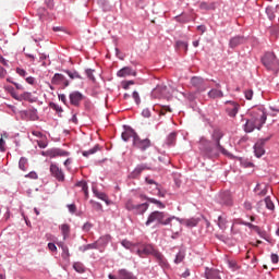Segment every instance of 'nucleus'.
<instances>
[{"label":"nucleus","mask_w":279,"mask_h":279,"mask_svg":"<svg viewBox=\"0 0 279 279\" xmlns=\"http://www.w3.org/2000/svg\"><path fill=\"white\" fill-rule=\"evenodd\" d=\"M243 43H245V37L235 36L230 39L229 47H231V49H234V48L239 47V45H243Z\"/></svg>","instance_id":"17"},{"label":"nucleus","mask_w":279,"mask_h":279,"mask_svg":"<svg viewBox=\"0 0 279 279\" xmlns=\"http://www.w3.org/2000/svg\"><path fill=\"white\" fill-rule=\"evenodd\" d=\"M178 49H184V51H189V44L184 41H177Z\"/></svg>","instance_id":"43"},{"label":"nucleus","mask_w":279,"mask_h":279,"mask_svg":"<svg viewBox=\"0 0 279 279\" xmlns=\"http://www.w3.org/2000/svg\"><path fill=\"white\" fill-rule=\"evenodd\" d=\"M197 32H201V34H204L206 32V25L197 26Z\"/></svg>","instance_id":"63"},{"label":"nucleus","mask_w":279,"mask_h":279,"mask_svg":"<svg viewBox=\"0 0 279 279\" xmlns=\"http://www.w3.org/2000/svg\"><path fill=\"white\" fill-rule=\"evenodd\" d=\"M201 10H213V4H208L207 2H202L199 4Z\"/></svg>","instance_id":"46"},{"label":"nucleus","mask_w":279,"mask_h":279,"mask_svg":"<svg viewBox=\"0 0 279 279\" xmlns=\"http://www.w3.org/2000/svg\"><path fill=\"white\" fill-rule=\"evenodd\" d=\"M140 258H146V256H154L158 263H165V255L160 253L154 245L151 244H137L136 253Z\"/></svg>","instance_id":"1"},{"label":"nucleus","mask_w":279,"mask_h":279,"mask_svg":"<svg viewBox=\"0 0 279 279\" xmlns=\"http://www.w3.org/2000/svg\"><path fill=\"white\" fill-rule=\"evenodd\" d=\"M265 204H266V208H268V210H275L276 205H274V202L271 201V198L269 196L265 198Z\"/></svg>","instance_id":"38"},{"label":"nucleus","mask_w":279,"mask_h":279,"mask_svg":"<svg viewBox=\"0 0 279 279\" xmlns=\"http://www.w3.org/2000/svg\"><path fill=\"white\" fill-rule=\"evenodd\" d=\"M182 260H184V253L179 252L175 256L174 263H175V265H180V263H182Z\"/></svg>","instance_id":"42"},{"label":"nucleus","mask_w":279,"mask_h":279,"mask_svg":"<svg viewBox=\"0 0 279 279\" xmlns=\"http://www.w3.org/2000/svg\"><path fill=\"white\" fill-rule=\"evenodd\" d=\"M75 186H78L82 193H84L85 197H88V185L86 184V182L84 181L77 182Z\"/></svg>","instance_id":"30"},{"label":"nucleus","mask_w":279,"mask_h":279,"mask_svg":"<svg viewBox=\"0 0 279 279\" xmlns=\"http://www.w3.org/2000/svg\"><path fill=\"white\" fill-rule=\"evenodd\" d=\"M221 197V204L225 206H232V196L230 195V192H225L220 195Z\"/></svg>","instance_id":"24"},{"label":"nucleus","mask_w":279,"mask_h":279,"mask_svg":"<svg viewBox=\"0 0 279 279\" xmlns=\"http://www.w3.org/2000/svg\"><path fill=\"white\" fill-rule=\"evenodd\" d=\"M93 73H95L94 70H86L87 77L92 80V82H95V75H93Z\"/></svg>","instance_id":"50"},{"label":"nucleus","mask_w":279,"mask_h":279,"mask_svg":"<svg viewBox=\"0 0 279 279\" xmlns=\"http://www.w3.org/2000/svg\"><path fill=\"white\" fill-rule=\"evenodd\" d=\"M11 97L13 99H16V101H29L32 99V93L29 92H23L22 94H19L14 88L11 89Z\"/></svg>","instance_id":"13"},{"label":"nucleus","mask_w":279,"mask_h":279,"mask_svg":"<svg viewBox=\"0 0 279 279\" xmlns=\"http://www.w3.org/2000/svg\"><path fill=\"white\" fill-rule=\"evenodd\" d=\"M278 260H279L278 255L277 254H272L271 255V263H274L276 265L278 263Z\"/></svg>","instance_id":"62"},{"label":"nucleus","mask_w":279,"mask_h":279,"mask_svg":"<svg viewBox=\"0 0 279 279\" xmlns=\"http://www.w3.org/2000/svg\"><path fill=\"white\" fill-rule=\"evenodd\" d=\"M244 208H245V210H252V203H250V202H245L244 203Z\"/></svg>","instance_id":"64"},{"label":"nucleus","mask_w":279,"mask_h":279,"mask_svg":"<svg viewBox=\"0 0 279 279\" xmlns=\"http://www.w3.org/2000/svg\"><path fill=\"white\" fill-rule=\"evenodd\" d=\"M73 269L77 272V274H84V271H86V267L84 266L83 263L81 262H76L73 264Z\"/></svg>","instance_id":"29"},{"label":"nucleus","mask_w":279,"mask_h":279,"mask_svg":"<svg viewBox=\"0 0 279 279\" xmlns=\"http://www.w3.org/2000/svg\"><path fill=\"white\" fill-rule=\"evenodd\" d=\"M69 230H70L69 225L61 226V232L63 234V239H66V236H69Z\"/></svg>","instance_id":"41"},{"label":"nucleus","mask_w":279,"mask_h":279,"mask_svg":"<svg viewBox=\"0 0 279 279\" xmlns=\"http://www.w3.org/2000/svg\"><path fill=\"white\" fill-rule=\"evenodd\" d=\"M48 248L50 250V252H56V250H58V247L56 246L54 243H48Z\"/></svg>","instance_id":"59"},{"label":"nucleus","mask_w":279,"mask_h":279,"mask_svg":"<svg viewBox=\"0 0 279 279\" xmlns=\"http://www.w3.org/2000/svg\"><path fill=\"white\" fill-rule=\"evenodd\" d=\"M227 104L229 105V107L227 108L229 117H236V114H239V108H241V106L234 101H227Z\"/></svg>","instance_id":"14"},{"label":"nucleus","mask_w":279,"mask_h":279,"mask_svg":"<svg viewBox=\"0 0 279 279\" xmlns=\"http://www.w3.org/2000/svg\"><path fill=\"white\" fill-rule=\"evenodd\" d=\"M138 136V134H136L134 132V130L129 129L126 131H124L122 133V141H124L125 143H128V141H130V138H133V141H135V138Z\"/></svg>","instance_id":"19"},{"label":"nucleus","mask_w":279,"mask_h":279,"mask_svg":"<svg viewBox=\"0 0 279 279\" xmlns=\"http://www.w3.org/2000/svg\"><path fill=\"white\" fill-rule=\"evenodd\" d=\"M50 108H52V110H56L57 112H62V107L56 105V102H50Z\"/></svg>","instance_id":"49"},{"label":"nucleus","mask_w":279,"mask_h":279,"mask_svg":"<svg viewBox=\"0 0 279 279\" xmlns=\"http://www.w3.org/2000/svg\"><path fill=\"white\" fill-rule=\"evenodd\" d=\"M26 178H31V180H38V174L36 172H29L26 174Z\"/></svg>","instance_id":"54"},{"label":"nucleus","mask_w":279,"mask_h":279,"mask_svg":"<svg viewBox=\"0 0 279 279\" xmlns=\"http://www.w3.org/2000/svg\"><path fill=\"white\" fill-rule=\"evenodd\" d=\"M62 250H63V258H69V248L68 247H64L63 245H61Z\"/></svg>","instance_id":"58"},{"label":"nucleus","mask_w":279,"mask_h":279,"mask_svg":"<svg viewBox=\"0 0 279 279\" xmlns=\"http://www.w3.org/2000/svg\"><path fill=\"white\" fill-rule=\"evenodd\" d=\"M26 82L27 84H31L32 86H34V84H36V78H34V76H28L26 77Z\"/></svg>","instance_id":"57"},{"label":"nucleus","mask_w":279,"mask_h":279,"mask_svg":"<svg viewBox=\"0 0 279 279\" xmlns=\"http://www.w3.org/2000/svg\"><path fill=\"white\" fill-rule=\"evenodd\" d=\"M199 149L209 156H219V153L215 148L210 147V141L206 140V137H201Z\"/></svg>","instance_id":"7"},{"label":"nucleus","mask_w":279,"mask_h":279,"mask_svg":"<svg viewBox=\"0 0 279 279\" xmlns=\"http://www.w3.org/2000/svg\"><path fill=\"white\" fill-rule=\"evenodd\" d=\"M242 165L245 167V169H250V168L254 167V163H252L251 161H244V162H242Z\"/></svg>","instance_id":"61"},{"label":"nucleus","mask_w":279,"mask_h":279,"mask_svg":"<svg viewBox=\"0 0 279 279\" xmlns=\"http://www.w3.org/2000/svg\"><path fill=\"white\" fill-rule=\"evenodd\" d=\"M64 80V76L62 74H54L52 77V84H60Z\"/></svg>","instance_id":"40"},{"label":"nucleus","mask_w":279,"mask_h":279,"mask_svg":"<svg viewBox=\"0 0 279 279\" xmlns=\"http://www.w3.org/2000/svg\"><path fill=\"white\" fill-rule=\"evenodd\" d=\"M8 75V71L0 65V80H3Z\"/></svg>","instance_id":"52"},{"label":"nucleus","mask_w":279,"mask_h":279,"mask_svg":"<svg viewBox=\"0 0 279 279\" xmlns=\"http://www.w3.org/2000/svg\"><path fill=\"white\" fill-rule=\"evenodd\" d=\"M197 223H199L198 218H190V219L183 220V226H185L186 228H195Z\"/></svg>","instance_id":"25"},{"label":"nucleus","mask_w":279,"mask_h":279,"mask_svg":"<svg viewBox=\"0 0 279 279\" xmlns=\"http://www.w3.org/2000/svg\"><path fill=\"white\" fill-rule=\"evenodd\" d=\"M133 84H134V81L124 82L123 83L124 90H128V88H130V86H133Z\"/></svg>","instance_id":"56"},{"label":"nucleus","mask_w":279,"mask_h":279,"mask_svg":"<svg viewBox=\"0 0 279 279\" xmlns=\"http://www.w3.org/2000/svg\"><path fill=\"white\" fill-rule=\"evenodd\" d=\"M86 97L80 92H73L71 94V104L72 106H80V101H84Z\"/></svg>","instance_id":"16"},{"label":"nucleus","mask_w":279,"mask_h":279,"mask_svg":"<svg viewBox=\"0 0 279 279\" xmlns=\"http://www.w3.org/2000/svg\"><path fill=\"white\" fill-rule=\"evenodd\" d=\"M133 145L137 149L145 151V149H149V147H151V141H149V138L141 140V137L137 135L135 140H133Z\"/></svg>","instance_id":"10"},{"label":"nucleus","mask_w":279,"mask_h":279,"mask_svg":"<svg viewBox=\"0 0 279 279\" xmlns=\"http://www.w3.org/2000/svg\"><path fill=\"white\" fill-rule=\"evenodd\" d=\"M80 252H88V250H97V243L86 244L83 246H80Z\"/></svg>","instance_id":"35"},{"label":"nucleus","mask_w":279,"mask_h":279,"mask_svg":"<svg viewBox=\"0 0 279 279\" xmlns=\"http://www.w3.org/2000/svg\"><path fill=\"white\" fill-rule=\"evenodd\" d=\"M16 73H17V75H20V77H26V75H27V71H25L21 68H16Z\"/></svg>","instance_id":"48"},{"label":"nucleus","mask_w":279,"mask_h":279,"mask_svg":"<svg viewBox=\"0 0 279 279\" xmlns=\"http://www.w3.org/2000/svg\"><path fill=\"white\" fill-rule=\"evenodd\" d=\"M101 147L99 145H95L93 148H90L89 150H85L83 151V156L85 158H88V156H93V154H97V151H100Z\"/></svg>","instance_id":"28"},{"label":"nucleus","mask_w":279,"mask_h":279,"mask_svg":"<svg viewBox=\"0 0 279 279\" xmlns=\"http://www.w3.org/2000/svg\"><path fill=\"white\" fill-rule=\"evenodd\" d=\"M71 80H78V87H82L84 85V82L82 81V75H80V72L73 71L71 73Z\"/></svg>","instance_id":"33"},{"label":"nucleus","mask_w":279,"mask_h":279,"mask_svg":"<svg viewBox=\"0 0 279 279\" xmlns=\"http://www.w3.org/2000/svg\"><path fill=\"white\" fill-rule=\"evenodd\" d=\"M118 77H128L130 75L136 76V72L132 68H123L117 73Z\"/></svg>","instance_id":"21"},{"label":"nucleus","mask_w":279,"mask_h":279,"mask_svg":"<svg viewBox=\"0 0 279 279\" xmlns=\"http://www.w3.org/2000/svg\"><path fill=\"white\" fill-rule=\"evenodd\" d=\"M262 63L264 64L267 71H272V73H278L279 71V61L276 54L272 52H266L262 58Z\"/></svg>","instance_id":"3"},{"label":"nucleus","mask_w":279,"mask_h":279,"mask_svg":"<svg viewBox=\"0 0 279 279\" xmlns=\"http://www.w3.org/2000/svg\"><path fill=\"white\" fill-rule=\"evenodd\" d=\"M175 216L169 217L165 211L155 210L149 214L146 226H151V223H160L161 226H169Z\"/></svg>","instance_id":"2"},{"label":"nucleus","mask_w":279,"mask_h":279,"mask_svg":"<svg viewBox=\"0 0 279 279\" xmlns=\"http://www.w3.org/2000/svg\"><path fill=\"white\" fill-rule=\"evenodd\" d=\"M218 227L220 230H226L228 228V220L223 216L218 217Z\"/></svg>","instance_id":"32"},{"label":"nucleus","mask_w":279,"mask_h":279,"mask_svg":"<svg viewBox=\"0 0 279 279\" xmlns=\"http://www.w3.org/2000/svg\"><path fill=\"white\" fill-rule=\"evenodd\" d=\"M158 93H160V97H167V86L165 85H158L154 90H153V96L158 97Z\"/></svg>","instance_id":"23"},{"label":"nucleus","mask_w":279,"mask_h":279,"mask_svg":"<svg viewBox=\"0 0 279 279\" xmlns=\"http://www.w3.org/2000/svg\"><path fill=\"white\" fill-rule=\"evenodd\" d=\"M266 14L268 15V17L271 20L276 19V15L274 14V9L271 8H267L266 9Z\"/></svg>","instance_id":"47"},{"label":"nucleus","mask_w":279,"mask_h":279,"mask_svg":"<svg viewBox=\"0 0 279 279\" xmlns=\"http://www.w3.org/2000/svg\"><path fill=\"white\" fill-rule=\"evenodd\" d=\"M50 173L58 182H64V172L56 163L50 165Z\"/></svg>","instance_id":"12"},{"label":"nucleus","mask_w":279,"mask_h":279,"mask_svg":"<svg viewBox=\"0 0 279 279\" xmlns=\"http://www.w3.org/2000/svg\"><path fill=\"white\" fill-rule=\"evenodd\" d=\"M211 138L214 141V143H216V146L214 149H216V151H220V154H222L223 156H227L228 158H230V156H232L226 148H223V146H221V138H223V132H221L220 130H215L211 134Z\"/></svg>","instance_id":"5"},{"label":"nucleus","mask_w":279,"mask_h":279,"mask_svg":"<svg viewBox=\"0 0 279 279\" xmlns=\"http://www.w3.org/2000/svg\"><path fill=\"white\" fill-rule=\"evenodd\" d=\"M267 141H269V137L262 138L255 144L254 151H255L256 158H260L265 156V143H267Z\"/></svg>","instance_id":"11"},{"label":"nucleus","mask_w":279,"mask_h":279,"mask_svg":"<svg viewBox=\"0 0 279 279\" xmlns=\"http://www.w3.org/2000/svg\"><path fill=\"white\" fill-rule=\"evenodd\" d=\"M251 119L257 123L258 130L265 125L267 121V112L263 108H256L251 111Z\"/></svg>","instance_id":"6"},{"label":"nucleus","mask_w":279,"mask_h":279,"mask_svg":"<svg viewBox=\"0 0 279 279\" xmlns=\"http://www.w3.org/2000/svg\"><path fill=\"white\" fill-rule=\"evenodd\" d=\"M244 130L245 132L250 133V132H254V130H258V123L255 122L252 118L250 120L246 121L245 125H244Z\"/></svg>","instance_id":"20"},{"label":"nucleus","mask_w":279,"mask_h":279,"mask_svg":"<svg viewBox=\"0 0 279 279\" xmlns=\"http://www.w3.org/2000/svg\"><path fill=\"white\" fill-rule=\"evenodd\" d=\"M244 226H246V228H250L251 230H254L255 232H257V234H260V227L255 226L251 222H243Z\"/></svg>","instance_id":"39"},{"label":"nucleus","mask_w":279,"mask_h":279,"mask_svg":"<svg viewBox=\"0 0 279 279\" xmlns=\"http://www.w3.org/2000/svg\"><path fill=\"white\" fill-rule=\"evenodd\" d=\"M133 99L135 100V104H141V96L138 95V92H133Z\"/></svg>","instance_id":"51"},{"label":"nucleus","mask_w":279,"mask_h":279,"mask_svg":"<svg viewBox=\"0 0 279 279\" xmlns=\"http://www.w3.org/2000/svg\"><path fill=\"white\" fill-rule=\"evenodd\" d=\"M191 84H192V86H195V88L201 89L202 86L204 85V78H202L199 76H194L191 78Z\"/></svg>","instance_id":"26"},{"label":"nucleus","mask_w":279,"mask_h":279,"mask_svg":"<svg viewBox=\"0 0 279 279\" xmlns=\"http://www.w3.org/2000/svg\"><path fill=\"white\" fill-rule=\"evenodd\" d=\"M177 138H178V133L175 132L170 133L167 137V145H174Z\"/></svg>","instance_id":"34"},{"label":"nucleus","mask_w":279,"mask_h":279,"mask_svg":"<svg viewBox=\"0 0 279 279\" xmlns=\"http://www.w3.org/2000/svg\"><path fill=\"white\" fill-rule=\"evenodd\" d=\"M229 267L231 269H233V271H236V269H239V266L236 265V262H233V260L229 262Z\"/></svg>","instance_id":"53"},{"label":"nucleus","mask_w":279,"mask_h":279,"mask_svg":"<svg viewBox=\"0 0 279 279\" xmlns=\"http://www.w3.org/2000/svg\"><path fill=\"white\" fill-rule=\"evenodd\" d=\"M109 279H138L134 272L125 269V268H121L118 270V277L114 275H109Z\"/></svg>","instance_id":"9"},{"label":"nucleus","mask_w":279,"mask_h":279,"mask_svg":"<svg viewBox=\"0 0 279 279\" xmlns=\"http://www.w3.org/2000/svg\"><path fill=\"white\" fill-rule=\"evenodd\" d=\"M121 245L125 247V250H130L133 254H136V250H138V244H133L128 240H122Z\"/></svg>","instance_id":"22"},{"label":"nucleus","mask_w":279,"mask_h":279,"mask_svg":"<svg viewBox=\"0 0 279 279\" xmlns=\"http://www.w3.org/2000/svg\"><path fill=\"white\" fill-rule=\"evenodd\" d=\"M208 97H210V99H221V97H223V92L219 89H211L208 93Z\"/></svg>","instance_id":"27"},{"label":"nucleus","mask_w":279,"mask_h":279,"mask_svg":"<svg viewBox=\"0 0 279 279\" xmlns=\"http://www.w3.org/2000/svg\"><path fill=\"white\" fill-rule=\"evenodd\" d=\"M206 279H221V272L217 269H206Z\"/></svg>","instance_id":"18"},{"label":"nucleus","mask_w":279,"mask_h":279,"mask_svg":"<svg viewBox=\"0 0 279 279\" xmlns=\"http://www.w3.org/2000/svg\"><path fill=\"white\" fill-rule=\"evenodd\" d=\"M142 114L146 118L149 119V117H151V111H149V109H144L142 111Z\"/></svg>","instance_id":"55"},{"label":"nucleus","mask_w":279,"mask_h":279,"mask_svg":"<svg viewBox=\"0 0 279 279\" xmlns=\"http://www.w3.org/2000/svg\"><path fill=\"white\" fill-rule=\"evenodd\" d=\"M146 169H149V167H147V165L145 163H142V165H138L130 174V178L132 180H136V178H138L143 171H146Z\"/></svg>","instance_id":"15"},{"label":"nucleus","mask_w":279,"mask_h":279,"mask_svg":"<svg viewBox=\"0 0 279 279\" xmlns=\"http://www.w3.org/2000/svg\"><path fill=\"white\" fill-rule=\"evenodd\" d=\"M147 202H149L150 204H155L158 208H166L165 203L156 198H147Z\"/></svg>","instance_id":"37"},{"label":"nucleus","mask_w":279,"mask_h":279,"mask_svg":"<svg viewBox=\"0 0 279 279\" xmlns=\"http://www.w3.org/2000/svg\"><path fill=\"white\" fill-rule=\"evenodd\" d=\"M51 158H56V156L66 157L69 156V151H64L62 149H54L50 153Z\"/></svg>","instance_id":"31"},{"label":"nucleus","mask_w":279,"mask_h":279,"mask_svg":"<svg viewBox=\"0 0 279 279\" xmlns=\"http://www.w3.org/2000/svg\"><path fill=\"white\" fill-rule=\"evenodd\" d=\"M145 181L150 184V186L153 187H149L150 189V193L153 195H158V197H166L167 195V190H163L160 187V185H158V183H156V181L149 179V178H146Z\"/></svg>","instance_id":"8"},{"label":"nucleus","mask_w":279,"mask_h":279,"mask_svg":"<svg viewBox=\"0 0 279 279\" xmlns=\"http://www.w3.org/2000/svg\"><path fill=\"white\" fill-rule=\"evenodd\" d=\"M19 168L21 171H27V158L22 157L19 161Z\"/></svg>","instance_id":"36"},{"label":"nucleus","mask_w":279,"mask_h":279,"mask_svg":"<svg viewBox=\"0 0 279 279\" xmlns=\"http://www.w3.org/2000/svg\"><path fill=\"white\" fill-rule=\"evenodd\" d=\"M125 208L126 210H129V213H133V215H145V213H147V209L149 208V204H138L134 199L129 198L125 203Z\"/></svg>","instance_id":"4"},{"label":"nucleus","mask_w":279,"mask_h":279,"mask_svg":"<svg viewBox=\"0 0 279 279\" xmlns=\"http://www.w3.org/2000/svg\"><path fill=\"white\" fill-rule=\"evenodd\" d=\"M167 112H171V108L167 107V106H163V107H161L159 114L161 117H165V114H167Z\"/></svg>","instance_id":"45"},{"label":"nucleus","mask_w":279,"mask_h":279,"mask_svg":"<svg viewBox=\"0 0 279 279\" xmlns=\"http://www.w3.org/2000/svg\"><path fill=\"white\" fill-rule=\"evenodd\" d=\"M244 95H245V99H247L248 101H252V97H254V90L247 89L244 92Z\"/></svg>","instance_id":"44"},{"label":"nucleus","mask_w":279,"mask_h":279,"mask_svg":"<svg viewBox=\"0 0 279 279\" xmlns=\"http://www.w3.org/2000/svg\"><path fill=\"white\" fill-rule=\"evenodd\" d=\"M45 3L50 10L53 9V0H45Z\"/></svg>","instance_id":"60"}]
</instances>
